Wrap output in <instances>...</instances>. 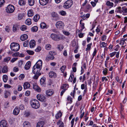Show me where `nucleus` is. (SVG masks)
<instances>
[{
  "label": "nucleus",
  "instance_id": "obj_36",
  "mask_svg": "<svg viewBox=\"0 0 127 127\" xmlns=\"http://www.w3.org/2000/svg\"><path fill=\"white\" fill-rule=\"evenodd\" d=\"M19 4L21 5H24L25 4L24 0H20L19 2Z\"/></svg>",
  "mask_w": 127,
  "mask_h": 127
},
{
  "label": "nucleus",
  "instance_id": "obj_50",
  "mask_svg": "<svg viewBox=\"0 0 127 127\" xmlns=\"http://www.w3.org/2000/svg\"><path fill=\"white\" fill-rule=\"evenodd\" d=\"M20 29L22 31H24L27 30V27L26 26L23 25L21 27Z\"/></svg>",
  "mask_w": 127,
  "mask_h": 127
},
{
  "label": "nucleus",
  "instance_id": "obj_24",
  "mask_svg": "<svg viewBox=\"0 0 127 127\" xmlns=\"http://www.w3.org/2000/svg\"><path fill=\"white\" fill-rule=\"evenodd\" d=\"M8 71V68L6 66H4L2 68V72L3 73H6Z\"/></svg>",
  "mask_w": 127,
  "mask_h": 127
},
{
  "label": "nucleus",
  "instance_id": "obj_31",
  "mask_svg": "<svg viewBox=\"0 0 127 127\" xmlns=\"http://www.w3.org/2000/svg\"><path fill=\"white\" fill-rule=\"evenodd\" d=\"M115 12L117 13H121L122 12V9L120 6L119 7L116 9Z\"/></svg>",
  "mask_w": 127,
  "mask_h": 127
},
{
  "label": "nucleus",
  "instance_id": "obj_45",
  "mask_svg": "<svg viewBox=\"0 0 127 127\" xmlns=\"http://www.w3.org/2000/svg\"><path fill=\"white\" fill-rule=\"evenodd\" d=\"M126 40V39L122 38L120 41V44L121 45H123L124 44Z\"/></svg>",
  "mask_w": 127,
  "mask_h": 127
},
{
  "label": "nucleus",
  "instance_id": "obj_32",
  "mask_svg": "<svg viewBox=\"0 0 127 127\" xmlns=\"http://www.w3.org/2000/svg\"><path fill=\"white\" fill-rule=\"evenodd\" d=\"M25 24L28 25H30L32 24L31 20L30 19H27L25 21Z\"/></svg>",
  "mask_w": 127,
  "mask_h": 127
},
{
  "label": "nucleus",
  "instance_id": "obj_18",
  "mask_svg": "<svg viewBox=\"0 0 127 127\" xmlns=\"http://www.w3.org/2000/svg\"><path fill=\"white\" fill-rule=\"evenodd\" d=\"M31 63L30 61L28 62L26 64L25 66V68L26 70L29 69L31 66Z\"/></svg>",
  "mask_w": 127,
  "mask_h": 127
},
{
  "label": "nucleus",
  "instance_id": "obj_28",
  "mask_svg": "<svg viewBox=\"0 0 127 127\" xmlns=\"http://www.w3.org/2000/svg\"><path fill=\"white\" fill-rule=\"evenodd\" d=\"M91 8V6L90 4L87 5L85 9L84 10V11L87 12H88V11Z\"/></svg>",
  "mask_w": 127,
  "mask_h": 127
},
{
  "label": "nucleus",
  "instance_id": "obj_63",
  "mask_svg": "<svg viewBox=\"0 0 127 127\" xmlns=\"http://www.w3.org/2000/svg\"><path fill=\"white\" fill-rule=\"evenodd\" d=\"M22 89V87L21 85H19L18 88V90L19 91H21Z\"/></svg>",
  "mask_w": 127,
  "mask_h": 127
},
{
  "label": "nucleus",
  "instance_id": "obj_44",
  "mask_svg": "<svg viewBox=\"0 0 127 127\" xmlns=\"http://www.w3.org/2000/svg\"><path fill=\"white\" fill-rule=\"evenodd\" d=\"M18 28L17 26L16 25H14L13 26V31L14 32H16Z\"/></svg>",
  "mask_w": 127,
  "mask_h": 127
},
{
  "label": "nucleus",
  "instance_id": "obj_47",
  "mask_svg": "<svg viewBox=\"0 0 127 127\" xmlns=\"http://www.w3.org/2000/svg\"><path fill=\"white\" fill-rule=\"evenodd\" d=\"M10 94V92L8 91H6L5 93L4 94V97L5 98H7L8 96Z\"/></svg>",
  "mask_w": 127,
  "mask_h": 127
},
{
  "label": "nucleus",
  "instance_id": "obj_26",
  "mask_svg": "<svg viewBox=\"0 0 127 127\" xmlns=\"http://www.w3.org/2000/svg\"><path fill=\"white\" fill-rule=\"evenodd\" d=\"M123 14L124 15H127V8L126 7H123L122 8Z\"/></svg>",
  "mask_w": 127,
  "mask_h": 127
},
{
  "label": "nucleus",
  "instance_id": "obj_33",
  "mask_svg": "<svg viewBox=\"0 0 127 127\" xmlns=\"http://www.w3.org/2000/svg\"><path fill=\"white\" fill-rule=\"evenodd\" d=\"M30 114V112L28 111H25L24 113V115L26 117H28Z\"/></svg>",
  "mask_w": 127,
  "mask_h": 127
},
{
  "label": "nucleus",
  "instance_id": "obj_2",
  "mask_svg": "<svg viewBox=\"0 0 127 127\" xmlns=\"http://www.w3.org/2000/svg\"><path fill=\"white\" fill-rule=\"evenodd\" d=\"M31 106L33 108L37 109L40 106V104L39 101L36 99L32 100L30 102Z\"/></svg>",
  "mask_w": 127,
  "mask_h": 127
},
{
  "label": "nucleus",
  "instance_id": "obj_54",
  "mask_svg": "<svg viewBox=\"0 0 127 127\" xmlns=\"http://www.w3.org/2000/svg\"><path fill=\"white\" fill-rule=\"evenodd\" d=\"M27 52L29 55H33L34 54V52L31 50H28L27 51Z\"/></svg>",
  "mask_w": 127,
  "mask_h": 127
},
{
  "label": "nucleus",
  "instance_id": "obj_1",
  "mask_svg": "<svg viewBox=\"0 0 127 127\" xmlns=\"http://www.w3.org/2000/svg\"><path fill=\"white\" fill-rule=\"evenodd\" d=\"M42 64V61L40 60H38L33 67L32 73L35 74L39 73L41 69Z\"/></svg>",
  "mask_w": 127,
  "mask_h": 127
},
{
  "label": "nucleus",
  "instance_id": "obj_42",
  "mask_svg": "<svg viewBox=\"0 0 127 127\" xmlns=\"http://www.w3.org/2000/svg\"><path fill=\"white\" fill-rule=\"evenodd\" d=\"M40 27L42 29H44L46 27V25L44 22L40 24Z\"/></svg>",
  "mask_w": 127,
  "mask_h": 127
},
{
  "label": "nucleus",
  "instance_id": "obj_11",
  "mask_svg": "<svg viewBox=\"0 0 127 127\" xmlns=\"http://www.w3.org/2000/svg\"><path fill=\"white\" fill-rule=\"evenodd\" d=\"M0 127H8L7 121L5 120H2L0 122Z\"/></svg>",
  "mask_w": 127,
  "mask_h": 127
},
{
  "label": "nucleus",
  "instance_id": "obj_48",
  "mask_svg": "<svg viewBox=\"0 0 127 127\" xmlns=\"http://www.w3.org/2000/svg\"><path fill=\"white\" fill-rule=\"evenodd\" d=\"M92 43L89 44L87 45V47L86 49V51H87L88 50H90L91 48V46L92 45Z\"/></svg>",
  "mask_w": 127,
  "mask_h": 127
},
{
  "label": "nucleus",
  "instance_id": "obj_20",
  "mask_svg": "<svg viewBox=\"0 0 127 127\" xmlns=\"http://www.w3.org/2000/svg\"><path fill=\"white\" fill-rule=\"evenodd\" d=\"M57 124L59 126V127H64V123L61 120L58 121L57 122Z\"/></svg>",
  "mask_w": 127,
  "mask_h": 127
},
{
  "label": "nucleus",
  "instance_id": "obj_23",
  "mask_svg": "<svg viewBox=\"0 0 127 127\" xmlns=\"http://www.w3.org/2000/svg\"><path fill=\"white\" fill-rule=\"evenodd\" d=\"M68 88V84H64L61 86L60 89H66L67 90Z\"/></svg>",
  "mask_w": 127,
  "mask_h": 127
},
{
  "label": "nucleus",
  "instance_id": "obj_59",
  "mask_svg": "<svg viewBox=\"0 0 127 127\" xmlns=\"http://www.w3.org/2000/svg\"><path fill=\"white\" fill-rule=\"evenodd\" d=\"M96 48H95V49L94 51V52H93V57H92V59H93V58H94V57L95 56V55L96 54Z\"/></svg>",
  "mask_w": 127,
  "mask_h": 127
},
{
  "label": "nucleus",
  "instance_id": "obj_57",
  "mask_svg": "<svg viewBox=\"0 0 127 127\" xmlns=\"http://www.w3.org/2000/svg\"><path fill=\"white\" fill-rule=\"evenodd\" d=\"M25 77V75L24 74H21L19 76V79L20 80H23V79Z\"/></svg>",
  "mask_w": 127,
  "mask_h": 127
},
{
  "label": "nucleus",
  "instance_id": "obj_16",
  "mask_svg": "<svg viewBox=\"0 0 127 127\" xmlns=\"http://www.w3.org/2000/svg\"><path fill=\"white\" fill-rule=\"evenodd\" d=\"M49 75L50 78H51L53 77H57V75L56 73L52 71H50L49 73Z\"/></svg>",
  "mask_w": 127,
  "mask_h": 127
},
{
  "label": "nucleus",
  "instance_id": "obj_29",
  "mask_svg": "<svg viewBox=\"0 0 127 127\" xmlns=\"http://www.w3.org/2000/svg\"><path fill=\"white\" fill-rule=\"evenodd\" d=\"M52 53V52H49L50 55L48 57V58L49 60H53L54 58V57L53 55L51 54Z\"/></svg>",
  "mask_w": 127,
  "mask_h": 127
},
{
  "label": "nucleus",
  "instance_id": "obj_51",
  "mask_svg": "<svg viewBox=\"0 0 127 127\" xmlns=\"http://www.w3.org/2000/svg\"><path fill=\"white\" fill-rule=\"evenodd\" d=\"M108 72V69L105 68L103 69V73L104 75H106Z\"/></svg>",
  "mask_w": 127,
  "mask_h": 127
},
{
  "label": "nucleus",
  "instance_id": "obj_25",
  "mask_svg": "<svg viewBox=\"0 0 127 127\" xmlns=\"http://www.w3.org/2000/svg\"><path fill=\"white\" fill-rule=\"evenodd\" d=\"M34 15L33 10L32 9L29 10L28 11V15L29 17L33 16Z\"/></svg>",
  "mask_w": 127,
  "mask_h": 127
},
{
  "label": "nucleus",
  "instance_id": "obj_3",
  "mask_svg": "<svg viewBox=\"0 0 127 127\" xmlns=\"http://www.w3.org/2000/svg\"><path fill=\"white\" fill-rule=\"evenodd\" d=\"M10 48L12 51H18L20 48L19 44L16 43H12L10 45Z\"/></svg>",
  "mask_w": 127,
  "mask_h": 127
},
{
  "label": "nucleus",
  "instance_id": "obj_52",
  "mask_svg": "<svg viewBox=\"0 0 127 127\" xmlns=\"http://www.w3.org/2000/svg\"><path fill=\"white\" fill-rule=\"evenodd\" d=\"M29 42V41L27 40L24 42L23 44V45L24 47H27L28 46Z\"/></svg>",
  "mask_w": 127,
  "mask_h": 127
},
{
  "label": "nucleus",
  "instance_id": "obj_10",
  "mask_svg": "<svg viewBox=\"0 0 127 127\" xmlns=\"http://www.w3.org/2000/svg\"><path fill=\"white\" fill-rule=\"evenodd\" d=\"M33 85V88L35 90L38 92L41 91V89L40 88L37 86V84L34 83L32 84Z\"/></svg>",
  "mask_w": 127,
  "mask_h": 127
},
{
  "label": "nucleus",
  "instance_id": "obj_8",
  "mask_svg": "<svg viewBox=\"0 0 127 127\" xmlns=\"http://www.w3.org/2000/svg\"><path fill=\"white\" fill-rule=\"evenodd\" d=\"M36 97L37 99L40 101L45 102L46 100V97L42 94H38Z\"/></svg>",
  "mask_w": 127,
  "mask_h": 127
},
{
  "label": "nucleus",
  "instance_id": "obj_61",
  "mask_svg": "<svg viewBox=\"0 0 127 127\" xmlns=\"http://www.w3.org/2000/svg\"><path fill=\"white\" fill-rule=\"evenodd\" d=\"M19 108L20 110H23L24 109V105L22 104H21L19 106Z\"/></svg>",
  "mask_w": 127,
  "mask_h": 127
},
{
  "label": "nucleus",
  "instance_id": "obj_49",
  "mask_svg": "<svg viewBox=\"0 0 127 127\" xmlns=\"http://www.w3.org/2000/svg\"><path fill=\"white\" fill-rule=\"evenodd\" d=\"M45 48L47 50H50L51 48V45L49 44H47L45 45Z\"/></svg>",
  "mask_w": 127,
  "mask_h": 127
},
{
  "label": "nucleus",
  "instance_id": "obj_34",
  "mask_svg": "<svg viewBox=\"0 0 127 127\" xmlns=\"http://www.w3.org/2000/svg\"><path fill=\"white\" fill-rule=\"evenodd\" d=\"M106 4L108 6H111V7H113L114 4L113 3L108 1H107Z\"/></svg>",
  "mask_w": 127,
  "mask_h": 127
},
{
  "label": "nucleus",
  "instance_id": "obj_19",
  "mask_svg": "<svg viewBox=\"0 0 127 127\" xmlns=\"http://www.w3.org/2000/svg\"><path fill=\"white\" fill-rule=\"evenodd\" d=\"M28 37V35L26 34H24L22 35L20 37V39L23 41L27 39Z\"/></svg>",
  "mask_w": 127,
  "mask_h": 127
},
{
  "label": "nucleus",
  "instance_id": "obj_15",
  "mask_svg": "<svg viewBox=\"0 0 127 127\" xmlns=\"http://www.w3.org/2000/svg\"><path fill=\"white\" fill-rule=\"evenodd\" d=\"M49 0H39V2L41 5H44L47 3Z\"/></svg>",
  "mask_w": 127,
  "mask_h": 127
},
{
  "label": "nucleus",
  "instance_id": "obj_21",
  "mask_svg": "<svg viewBox=\"0 0 127 127\" xmlns=\"http://www.w3.org/2000/svg\"><path fill=\"white\" fill-rule=\"evenodd\" d=\"M44 124V121H40L37 123L36 127H43Z\"/></svg>",
  "mask_w": 127,
  "mask_h": 127
},
{
  "label": "nucleus",
  "instance_id": "obj_41",
  "mask_svg": "<svg viewBox=\"0 0 127 127\" xmlns=\"http://www.w3.org/2000/svg\"><path fill=\"white\" fill-rule=\"evenodd\" d=\"M82 21L83 20L82 19L80 20V23L81 25L80 27H81V28H82V29H84L85 28L84 26V23H82Z\"/></svg>",
  "mask_w": 127,
  "mask_h": 127
},
{
  "label": "nucleus",
  "instance_id": "obj_4",
  "mask_svg": "<svg viewBox=\"0 0 127 127\" xmlns=\"http://www.w3.org/2000/svg\"><path fill=\"white\" fill-rule=\"evenodd\" d=\"M73 4V1L72 0H68L64 3L63 7L65 8H69L71 7Z\"/></svg>",
  "mask_w": 127,
  "mask_h": 127
},
{
  "label": "nucleus",
  "instance_id": "obj_17",
  "mask_svg": "<svg viewBox=\"0 0 127 127\" xmlns=\"http://www.w3.org/2000/svg\"><path fill=\"white\" fill-rule=\"evenodd\" d=\"M24 89H27L30 87V85L28 82H25L23 84Z\"/></svg>",
  "mask_w": 127,
  "mask_h": 127
},
{
  "label": "nucleus",
  "instance_id": "obj_62",
  "mask_svg": "<svg viewBox=\"0 0 127 127\" xmlns=\"http://www.w3.org/2000/svg\"><path fill=\"white\" fill-rule=\"evenodd\" d=\"M62 89L63 90L61 91V93L60 95L61 96H62L63 95L64 93L67 90L66 89Z\"/></svg>",
  "mask_w": 127,
  "mask_h": 127
},
{
  "label": "nucleus",
  "instance_id": "obj_6",
  "mask_svg": "<svg viewBox=\"0 0 127 127\" xmlns=\"http://www.w3.org/2000/svg\"><path fill=\"white\" fill-rule=\"evenodd\" d=\"M56 26L57 29L62 30L64 28V24L62 21H58L56 22Z\"/></svg>",
  "mask_w": 127,
  "mask_h": 127
},
{
  "label": "nucleus",
  "instance_id": "obj_13",
  "mask_svg": "<svg viewBox=\"0 0 127 127\" xmlns=\"http://www.w3.org/2000/svg\"><path fill=\"white\" fill-rule=\"evenodd\" d=\"M30 47L31 48H34L35 45L36 43L34 40H31L29 43Z\"/></svg>",
  "mask_w": 127,
  "mask_h": 127
},
{
  "label": "nucleus",
  "instance_id": "obj_7",
  "mask_svg": "<svg viewBox=\"0 0 127 127\" xmlns=\"http://www.w3.org/2000/svg\"><path fill=\"white\" fill-rule=\"evenodd\" d=\"M50 37L53 40L56 41H59L61 39L59 35L54 33L51 34Z\"/></svg>",
  "mask_w": 127,
  "mask_h": 127
},
{
  "label": "nucleus",
  "instance_id": "obj_38",
  "mask_svg": "<svg viewBox=\"0 0 127 127\" xmlns=\"http://www.w3.org/2000/svg\"><path fill=\"white\" fill-rule=\"evenodd\" d=\"M24 13H20L19 14L18 17V19L20 20L22 19L24 16Z\"/></svg>",
  "mask_w": 127,
  "mask_h": 127
},
{
  "label": "nucleus",
  "instance_id": "obj_37",
  "mask_svg": "<svg viewBox=\"0 0 127 127\" xmlns=\"http://www.w3.org/2000/svg\"><path fill=\"white\" fill-rule=\"evenodd\" d=\"M64 47L63 45L60 44L58 45L57 48L61 51L62 50Z\"/></svg>",
  "mask_w": 127,
  "mask_h": 127
},
{
  "label": "nucleus",
  "instance_id": "obj_22",
  "mask_svg": "<svg viewBox=\"0 0 127 127\" xmlns=\"http://www.w3.org/2000/svg\"><path fill=\"white\" fill-rule=\"evenodd\" d=\"M23 125L24 127H31L30 124L27 121H25L24 122Z\"/></svg>",
  "mask_w": 127,
  "mask_h": 127
},
{
  "label": "nucleus",
  "instance_id": "obj_55",
  "mask_svg": "<svg viewBox=\"0 0 127 127\" xmlns=\"http://www.w3.org/2000/svg\"><path fill=\"white\" fill-rule=\"evenodd\" d=\"M59 14L65 16L66 15V13L64 11L62 10L60 12Z\"/></svg>",
  "mask_w": 127,
  "mask_h": 127
},
{
  "label": "nucleus",
  "instance_id": "obj_14",
  "mask_svg": "<svg viewBox=\"0 0 127 127\" xmlns=\"http://www.w3.org/2000/svg\"><path fill=\"white\" fill-rule=\"evenodd\" d=\"M46 78L44 77H42L40 80V84L43 86H45L46 84L45 82Z\"/></svg>",
  "mask_w": 127,
  "mask_h": 127
},
{
  "label": "nucleus",
  "instance_id": "obj_58",
  "mask_svg": "<svg viewBox=\"0 0 127 127\" xmlns=\"http://www.w3.org/2000/svg\"><path fill=\"white\" fill-rule=\"evenodd\" d=\"M41 50V47L40 46H38L35 50V51L37 52H39Z\"/></svg>",
  "mask_w": 127,
  "mask_h": 127
},
{
  "label": "nucleus",
  "instance_id": "obj_27",
  "mask_svg": "<svg viewBox=\"0 0 127 127\" xmlns=\"http://www.w3.org/2000/svg\"><path fill=\"white\" fill-rule=\"evenodd\" d=\"M40 16L38 14L35 15L34 17L33 20L35 22H37L40 18Z\"/></svg>",
  "mask_w": 127,
  "mask_h": 127
},
{
  "label": "nucleus",
  "instance_id": "obj_12",
  "mask_svg": "<svg viewBox=\"0 0 127 127\" xmlns=\"http://www.w3.org/2000/svg\"><path fill=\"white\" fill-rule=\"evenodd\" d=\"M19 109L17 107H16L13 110V114L15 115H17L20 112Z\"/></svg>",
  "mask_w": 127,
  "mask_h": 127
},
{
  "label": "nucleus",
  "instance_id": "obj_5",
  "mask_svg": "<svg viewBox=\"0 0 127 127\" xmlns=\"http://www.w3.org/2000/svg\"><path fill=\"white\" fill-rule=\"evenodd\" d=\"M15 10L14 6L11 5L9 4L7 7L6 9V12L8 13H13Z\"/></svg>",
  "mask_w": 127,
  "mask_h": 127
},
{
  "label": "nucleus",
  "instance_id": "obj_35",
  "mask_svg": "<svg viewBox=\"0 0 127 127\" xmlns=\"http://www.w3.org/2000/svg\"><path fill=\"white\" fill-rule=\"evenodd\" d=\"M38 30V27L37 26H34L31 28L32 31L34 32H37Z\"/></svg>",
  "mask_w": 127,
  "mask_h": 127
},
{
  "label": "nucleus",
  "instance_id": "obj_30",
  "mask_svg": "<svg viewBox=\"0 0 127 127\" xmlns=\"http://www.w3.org/2000/svg\"><path fill=\"white\" fill-rule=\"evenodd\" d=\"M62 115V114L60 111H59L56 115L55 116L56 118L58 119L59 118L61 117Z\"/></svg>",
  "mask_w": 127,
  "mask_h": 127
},
{
  "label": "nucleus",
  "instance_id": "obj_40",
  "mask_svg": "<svg viewBox=\"0 0 127 127\" xmlns=\"http://www.w3.org/2000/svg\"><path fill=\"white\" fill-rule=\"evenodd\" d=\"M30 6L33 5L34 3V0H28Z\"/></svg>",
  "mask_w": 127,
  "mask_h": 127
},
{
  "label": "nucleus",
  "instance_id": "obj_39",
  "mask_svg": "<svg viewBox=\"0 0 127 127\" xmlns=\"http://www.w3.org/2000/svg\"><path fill=\"white\" fill-rule=\"evenodd\" d=\"M107 46L106 43H105V42H102L100 43V46L101 47H106Z\"/></svg>",
  "mask_w": 127,
  "mask_h": 127
},
{
  "label": "nucleus",
  "instance_id": "obj_53",
  "mask_svg": "<svg viewBox=\"0 0 127 127\" xmlns=\"http://www.w3.org/2000/svg\"><path fill=\"white\" fill-rule=\"evenodd\" d=\"M66 66L65 65H63L60 68V70L62 71V72L63 73L65 69Z\"/></svg>",
  "mask_w": 127,
  "mask_h": 127
},
{
  "label": "nucleus",
  "instance_id": "obj_43",
  "mask_svg": "<svg viewBox=\"0 0 127 127\" xmlns=\"http://www.w3.org/2000/svg\"><path fill=\"white\" fill-rule=\"evenodd\" d=\"M3 79L4 82H6L8 79L7 76L6 75H3Z\"/></svg>",
  "mask_w": 127,
  "mask_h": 127
},
{
  "label": "nucleus",
  "instance_id": "obj_46",
  "mask_svg": "<svg viewBox=\"0 0 127 127\" xmlns=\"http://www.w3.org/2000/svg\"><path fill=\"white\" fill-rule=\"evenodd\" d=\"M51 15L53 18H57L58 16V14L55 12H52L51 14Z\"/></svg>",
  "mask_w": 127,
  "mask_h": 127
},
{
  "label": "nucleus",
  "instance_id": "obj_60",
  "mask_svg": "<svg viewBox=\"0 0 127 127\" xmlns=\"http://www.w3.org/2000/svg\"><path fill=\"white\" fill-rule=\"evenodd\" d=\"M5 2L4 0H0V7L2 6Z\"/></svg>",
  "mask_w": 127,
  "mask_h": 127
},
{
  "label": "nucleus",
  "instance_id": "obj_64",
  "mask_svg": "<svg viewBox=\"0 0 127 127\" xmlns=\"http://www.w3.org/2000/svg\"><path fill=\"white\" fill-rule=\"evenodd\" d=\"M116 53V52H114L112 53H111L110 54V57H112L115 55Z\"/></svg>",
  "mask_w": 127,
  "mask_h": 127
},
{
  "label": "nucleus",
  "instance_id": "obj_56",
  "mask_svg": "<svg viewBox=\"0 0 127 127\" xmlns=\"http://www.w3.org/2000/svg\"><path fill=\"white\" fill-rule=\"evenodd\" d=\"M35 75L33 77V78L36 79L38 78V76L41 75L40 73H38L37 74H35Z\"/></svg>",
  "mask_w": 127,
  "mask_h": 127
},
{
  "label": "nucleus",
  "instance_id": "obj_9",
  "mask_svg": "<svg viewBox=\"0 0 127 127\" xmlns=\"http://www.w3.org/2000/svg\"><path fill=\"white\" fill-rule=\"evenodd\" d=\"M46 94L49 96H52L54 94V92L53 89H49L46 91Z\"/></svg>",
  "mask_w": 127,
  "mask_h": 127
}]
</instances>
